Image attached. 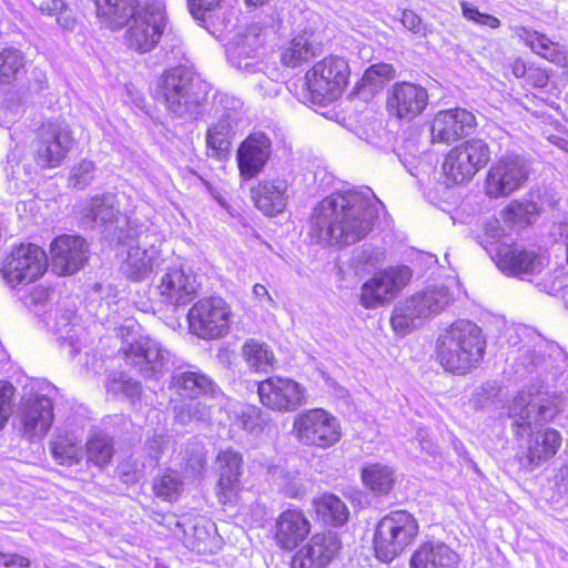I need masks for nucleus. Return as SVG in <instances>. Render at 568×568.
I'll return each instance as SVG.
<instances>
[{
	"label": "nucleus",
	"mask_w": 568,
	"mask_h": 568,
	"mask_svg": "<svg viewBox=\"0 0 568 568\" xmlns=\"http://www.w3.org/2000/svg\"><path fill=\"white\" fill-rule=\"evenodd\" d=\"M142 0H97L98 10L106 16L113 30L131 19V16L140 13L143 8Z\"/></svg>",
	"instance_id": "obj_35"
},
{
	"label": "nucleus",
	"mask_w": 568,
	"mask_h": 568,
	"mask_svg": "<svg viewBox=\"0 0 568 568\" xmlns=\"http://www.w3.org/2000/svg\"><path fill=\"white\" fill-rule=\"evenodd\" d=\"M54 419L52 399L43 394H34L21 404L20 420L23 433L29 437L44 436Z\"/></svg>",
	"instance_id": "obj_24"
},
{
	"label": "nucleus",
	"mask_w": 568,
	"mask_h": 568,
	"mask_svg": "<svg viewBox=\"0 0 568 568\" xmlns=\"http://www.w3.org/2000/svg\"><path fill=\"white\" fill-rule=\"evenodd\" d=\"M159 292L166 303L175 306L189 303L196 294L194 281L180 268L170 270L159 284Z\"/></svg>",
	"instance_id": "obj_31"
},
{
	"label": "nucleus",
	"mask_w": 568,
	"mask_h": 568,
	"mask_svg": "<svg viewBox=\"0 0 568 568\" xmlns=\"http://www.w3.org/2000/svg\"><path fill=\"white\" fill-rule=\"evenodd\" d=\"M114 455L113 442L104 435H93L85 443L87 463L99 468L108 466Z\"/></svg>",
	"instance_id": "obj_40"
},
{
	"label": "nucleus",
	"mask_w": 568,
	"mask_h": 568,
	"mask_svg": "<svg viewBox=\"0 0 568 568\" xmlns=\"http://www.w3.org/2000/svg\"><path fill=\"white\" fill-rule=\"evenodd\" d=\"M562 445V436L555 428L538 429L528 439L527 453L518 457L521 469L532 470L541 463L552 458Z\"/></svg>",
	"instance_id": "obj_25"
},
{
	"label": "nucleus",
	"mask_w": 568,
	"mask_h": 568,
	"mask_svg": "<svg viewBox=\"0 0 568 568\" xmlns=\"http://www.w3.org/2000/svg\"><path fill=\"white\" fill-rule=\"evenodd\" d=\"M189 333L204 341L225 337L232 327L231 305L219 296L199 298L186 314Z\"/></svg>",
	"instance_id": "obj_9"
},
{
	"label": "nucleus",
	"mask_w": 568,
	"mask_h": 568,
	"mask_svg": "<svg viewBox=\"0 0 568 568\" xmlns=\"http://www.w3.org/2000/svg\"><path fill=\"white\" fill-rule=\"evenodd\" d=\"M272 143L264 133H250L239 145L236 164L242 180L256 178L271 158Z\"/></svg>",
	"instance_id": "obj_21"
},
{
	"label": "nucleus",
	"mask_w": 568,
	"mask_h": 568,
	"mask_svg": "<svg viewBox=\"0 0 568 568\" xmlns=\"http://www.w3.org/2000/svg\"><path fill=\"white\" fill-rule=\"evenodd\" d=\"M211 381L196 372H184L174 375L171 381L173 388L181 398H197L211 389Z\"/></svg>",
	"instance_id": "obj_38"
},
{
	"label": "nucleus",
	"mask_w": 568,
	"mask_h": 568,
	"mask_svg": "<svg viewBox=\"0 0 568 568\" xmlns=\"http://www.w3.org/2000/svg\"><path fill=\"white\" fill-rule=\"evenodd\" d=\"M126 364L144 366L154 363L160 357V349L148 338H139L123 348Z\"/></svg>",
	"instance_id": "obj_39"
},
{
	"label": "nucleus",
	"mask_w": 568,
	"mask_h": 568,
	"mask_svg": "<svg viewBox=\"0 0 568 568\" xmlns=\"http://www.w3.org/2000/svg\"><path fill=\"white\" fill-rule=\"evenodd\" d=\"M359 475L364 488L374 497L390 495L397 483L396 470L388 464H365L361 468Z\"/></svg>",
	"instance_id": "obj_30"
},
{
	"label": "nucleus",
	"mask_w": 568,
	"mask_h": 568,
	"mask_svg": "<svg viewBox=\"0 0 568 568\" xmlns=\"http://www.w3.org/2000/svg\"><path fill=\"white\" fill-rule=\"evenodd\" d=\"M428 103L429 95L425 87L399 81L387 91L385 106L390 116L400 121H413L424 113Z\"/></svg>",
	"instance_id": "obj_18"
},
{
	"label": "nucleus",
	"mask_w": 568,
	"mask_h": 568,
	"mask_svg": "<svg viewBox=\"0 0 568 568\" xmlns=\"http://www.w3.org/2000/svg\"><path fill=\"white\" fill-rule=\"evenodd\" d=\"M36 291L39 292L41 300H47L49 297V290L47 287L39 286Z\"/></svg>",
	"instance_id": "obj_56"
},
{
	"label": "nucleus",
	"mask_w": 568,
	"mask_h": 568,
	"mask_svg": "<svg viewBox=\"0 0 568 568\" xmlns=\"http://www.w3.org/2000/svg\"><path fill=\"white\" fill-rule=\"evenodd\" d=\"M529 175V166L525 159L518 154H504L486 171L483 192L491 200L508 197L526 185Z\"/></svg>",
	"instance_id": "obj_11"
},
{
	"label": "nucleus",
	"mask_w": 568,
	"mask_h": 568,
	"mask_svg": "<svg viewBox=\"0 0 568 568\" xmlns=\"http://www.w3.org/2000/svg\"><path fill=\"white\" fill-rule=\"evenodd\" d=\"M26 68L23 53L14 48H4L0 51V85L13 83L18 74Z\"/></svg>",
	"instance_id": "obj_41"
},
{
	"label": "nucleus",
	"mask_w": 568,
	"mask_h": 568,
	"mask_svg": "<svg viewBox=\"0 0 568 568\" xmlns=\"http://www.w3.org/2000/svg\"><path fill=\"white\" fill-rule=\"evenodd\" d=\"M40 10L47 16H54L57 22L64 29H72L75 24V19L69 14L70 10L63 0L43 1Z\"/></svg>",
	"instance_id": "obj_42"
},
{
	"label": "nucleus",
	"mask_w": 568,
	"mask_h": 568,
	"mask_svg": "<svg viewBox=\"0 0 568 568\" xmlns=\"http://www.w3.org/2000/svg\"><path fill=\"white\" fill-rule=\"evenodd\" d=\"M493 150L483 138H470L454 145L444 155L442 176L447 186L469 183L490 162Z\"/></svg>",
	"instance_id": "obj_5"
},
{
	"label": "nucleus",
	"mask_w": 568,
	"mask_h": 568,
	"mask_svg": "<svg viewBox=\"0 0 568 568\" xmlns=\"http://www.w3.org/2000/svg\"><path fill=\"white\" fill-rule=\"evenodd\" d=\"M47 271L48 260L44 250L30 242L13 245L0 261V276L11 288L39 281Z\"/></svg>",
	"instance_id": "obj_8"
},
{
	"label": "nucleus",
	"mask_w": 568,
	"mask_h": 568,
	"mask_svg": "<svg viewBox=\"0 0 568 568\" xmlns=\"http://www.w3.org/2000/svg\"><path fill=\"white\" fill-rule=\"evenodd\" d=\"M268 0H244L246 7L257 8L266 4Z\"/></svg>",
	"instance_id": "obj_55"
},
{
	"label": "nucleus",
	"mask_w": 568,
	"mask_h": 568,
	"mask_svg": "<svg viewBox=\"0 0 568 568\" xmlns=\"http://www.w3.org/2000/svg\"><path fill=\"white\" fill-rule=\"evenodd\" d=\"M194 75L185 67L176 65L164 70L156 81L155 99L168 111L180 112L189 106L201 104L202 98L195 90Z\"/></svg>",
	"instance_id": "obj_12"
},
{
	"label": "nucleus",
	"mask_w": 568,
	"mask_h": 568,
	"mask_svg": "<svg viewBox=\"0 0 568 568\" xmlns=\"http://www.w3.org/2000/svg\"><path fill=\"white\" fill-rule=\"evenodd\" d=\"M75 144L77 139L69 124L47 120L33 131L31 156L41 170L57 169L67 161Z\"/></svg>",
	"instance_id": "obj_6"
},
{
	"label": "nucleus",
	"mask_w": 568,
	"mask_h": 568,
	"mask_svg": "<svg viewBox=\"0 0 568 568\" xmlns=\"http://www.w3.org/2000/svg\"><path fill=\"white\" fill-rule=\"evenodd\" d=\"M496 266L506 275L520 277L537 271L540 256L537 252L515 242L500 244L493 256Z\"/></svg>",
	"instance_id": "obj_23"
},
{
	"label": "nucleus",
	"mask_w": 568,
	"mask_h": 568,
	"mask_svg": "<svg viewBox=\"0 0 568 568\" xmlns=\"http://www.w3.org/2000/svg\"><path fill=\"white\" fill-rule=\"evenodd\" d=\"M312 521L300 507H288L282 510L272 527V539L282 551L297 549L312 532Z\"/></svg>",
	"instance_id": "obj_19"
},
{
	"label": "nucleus",
	"mask_w": 568,
	"mask_h": 568,
	"mask_svg": "<svg viewBox=\"0 0 568 568\" xmlns=\"http://www.w3.org/2000/svg\"><path fill=\"white\" fill-rule=\"evenodd\" d=\"M420 535V526L414 514L395 509L382 516L373 530L372 549L383 562H390L412 548Z\"/></svg>",
	"instance_id": "obj_4"
},
{
	"label": "nucleus",
	"mask_w": 568,
	"mask_h": 568,
	"mask_svg": "<svg viewBox=\"0 0 568 568\" xmlns=\"http://www.w3.org/2000/svg\"><path fill=\"white\" fill-rule=\"evenodd\" d=\"M311 505L315 520L325 527L338 528L349 519L347 505L333 493L326 491L314 497Z\"/></svg>",
	"instance_id": "obj_28"
},
{
	"label": "nucleus",
	"mask_w": 568,
	"mask_h": 568,
	"mask_svg": "<svg viewBox=\"0 0 568 568\" xmlns=\"http://www.w3.org/2000/svg\"><path fill=\"white\" fill-rule=\"evenodd\" d=\"M372 199L356 191L321 201L310 217V236L317 243L352 245L363 240L377 220Z\"/></svg>",
	"instance_id": "obj_1"
},
{
	"label": "nucleus",
	"mask_w": 568,
	"mask_h": 568,
	"mask_svg": "<svg viewBox=\"0 0 568 568\" xmlns=\"http://www.w3.org/2000/svg\"><path fill=\"white\" fill-rule=\"evenodd\" d=\"M529 67L530 65H528L525 60L521 58H516L510 64V70L515 78L526 80L529 72Z\"/></svg>",
	"instance_id": "obj_53"
},
{
	"label": "nucleus",
	"mask_w": 568,
	"mask_h": 568,
	"mask_svg": "<svg viewBox=\"0 0 568 568\" xmlns=\"http://www.w3.org/2000/svg\"><path fill=\"white\" fill-rule=\"evenodd\" d=\"M151 488L158 499L173 504L182 497L184 483L176 470L166 468L153 478Z\"/></svg>",
	"instance_id": "obj_37"
},
{
	"label": "nucleus",
	"mask_w": 568,
	"mask_h": 568,
	"mask_svg": "<svg viewBox=\"0 0 568 568\" xmlns=\"http://www.w3.org/2000/svg\"><path fill=\"white\" fill-rule=\"evenodd\" d=\"M262 290H264V286H263V285H255V286H254V292H255V293L262 292Z\"/></svg>",
	"instance_id": "obj_60"
},
{
	"label": "nucleus",
	"mask_w": 568,
	"mask_h": 568,
	"mask_svg": "<svg viewBox=\"0 0 568 568\" xmlns=\"http://www.w3.org/2000/svg\"><path fill=\"white\" fill-rule=\"evenodd\" d=\"M287 183L284 180L263 179L250 190L254 206L268 217L283 213L287 206Z\"/></svg>",
	"instance_id": "obj_26"
},
{
	"label": "nucleus",
	"mask_w": 568,
	"mask_h": 568,
	"mask_svg": "<svg viewBox=\"0 0 568 568\" xmlns=\"http://www.w3.org/2000/svg\"><path fill=\"white\" fill-rule=\"evenodd\" d=\"M342 540L332 531H318L295 549L291 568H327L339 555Z\"/></svg>",
	"instance_id": "obj_17"
},
{
	"label": "nucleus",
	"mask_w": 568,
	"mask_h": 568,
	"mask_svg": "<svg viewBox=\"0 0 568 568\" xmlns=\"http://www.w3.org/2000/svg\"><path fill=\"white\" fill-rule=\"evenodd\" d=\"M485 351L481 328L469 321H456L438 335L434 359L447 373L466 375L479 366Z\"/></svg>",
	"instance_id": "obj_2"
},
{
	"label": "nucleus",
	"mask_w": 568,
	"mask_h": 568,
	"mask_svg": "<svg viewBox=\"0 0 568 568\" xmlns=\"http://www.w3.org/2000/svg\"><path fill=\"white\" fill-rule=\"evenodd\" d=\"M50 452L55 463L65 467L79 464L82 457L80 440L70 433L57 434L50 443Z\"/></svg>",
	"instance_id": "obj_36"
},
{
	"label": "nucleus",
	"mask_w": 568,
	"mask_h": 568,
	"mask_svg": "<svg viewBox=\"0 0 568 568\" xmlns=\"http://www.w3.org/2000/svg\"><path fill=\"white\" fill-rule=\"evenodd\" d=\"M407 268L389 267L375 273L361 288L359 302L364 308H377L394 300L410 281Z\"/></svg>",
	"instance_id": "obj_16"
},
{
	"label": "nucleus",
	"mask_w": 568,
	"mask_h": 568,
	"mask_svg": "<svg viewBox=\"0 0 568 568\" xmlns=\"http://www.w3.org/2000/svg\"><path fill=\"white\" fill-rule=\"evenodd\" d=\"M197 464H199V466H200L201 468L205 467V465H206V458H205V456H204V455H200V456L197 457Z\"/></svg>",
	"instance_id": "obj_57"
},
{
	"label": "nucleus",
	"mask_w": 568,
	"mask_h": 568,
	"mask_svg": "<svg viewBox=\"0 0 568 568\" xmlns=\"http://www.w3.org/2000/svg\"><path fill=\"white\" fill-rule=\"evenodd\" d=\"M460 9L463 17L466 20L474 22L475 24L487 27L490 29H498L501 24L500 20L497 17L489 13L480 12L478 8L471 6L466 1H463L460 3Z\"/></svg>",
	"instance_id": "obj_44"
},
{
	"label": "nucleus",
	"mask_w": 568,
	"mask_h": 568,
	"mask_svg": "<svg viewBox=\"0 0 568 568\" xmlns=\"http://www.w3.org/2000/svg\"><path fill=\"white\" fill-rule=\"evenodd\" d=\"M399 21L405 29L418 37H426L428 33V28L422 18L410 9L402 10Z\"/></svg>",
	"instance_id": "obj_47"
},
{
	"label": "nucleus",
	"mask_w": 568,
	"mask_h": 568,
	"mask_svg": "<svg viewBox=\"0 0 568 568\" xmlns=\"http://www.w3.org/2000/svg\"><path fill=\"white\" fill-rule=\"evenodd\" d=\"M241 356L250 372L266 374L277 368V357L272 346L257 338H247L241 346Z\"/></svg>",
	"instance_id": "obj_32"
},
{
	"label": "nucleus",
	"mask_w": 568,
	"mask_h": 568,
	"mask_svg": "<svg viewBox=\"0 0 568 568\" xmlns=\"http://www.w3.org/2000/svg\"><path fill=\"white\" fill-rule=\"evenodd\" d=\"M520 38L525 45L540 58L561 68L567 65L565 48L550 40L545 33L523 28Z\"/></svg>",
	"instance_id": "obj_33"
},
{
	"label": "nucleus",
	"mask_w": 568,
	"mask_h": 568,
	"mask_svg": "<svg viewBox=\"0 0 568 568\" xmlns=\"http://www.w3.org/2000/svg\"><path fill=\"white\" fill-rule=\"evenodd\" d=\"M224 0H187V8L191 14L199 20H203L209 11L221 6Z\"/></svg>",
	"instance_id": "obj_49"
},
{
	"label": "nucleus",
	"mask_w": 568,
	"mask_h": 568,
	"mask_svg": "<svg viewBox=\"0 0 568 568\" xmlns=\"http://www.w3.org/2000/svg\"><path fill=\"white\" fill-rule=\"evenodd\" d=\"M124 385H125V390H130L132 394H135L138 396L141 395V385L139 382L129 379L124 383Z\"/></svg>",
	"instance_id": "obj_54"
},
{
	"label": "nucleus",
	"mask_w": 568,
	"mask_h": 568,
	"mask_svg": "<svg viewBox=\"0 0 568 568\" xmlns=\"http://www.w3.org/2000/svg\"><path fill=\"white\" fill-rule=\"evenodd\" d=\"M1 565L6 568H29L30 560L19 554H0Z\"/></svg>",
	"instance_id": "obj_52"
},
{
	"label": "nucleus",
	"mask_w": 568,
	"mask_h": 568,
	"mask_svg": "<svg viewBox=\"0 0 568 568\" xmlns=\"http://www.w3.org/2000/svg\"><path fill=\"white\" fill-rule=\"evenodd\" d=\"M526 82L534 88L541 89L547 87L549 82L548 70L538 64H530Z\"/></svg>",
	"instance_id": "obj_50"
},
{
	"label": "nucleus",
	"mask_w": 568,
	"mask_h": 568,
	"mask_svg": "<svg viewBox=\"0 0 568 568\" xmlns=\"http://www.w3.org/2000/svg\"><path fill=\"white\" fill-rule=\"evenodd\" d=\"M235 132L230 116H222L205 131L206 155L217 161L229 159Z\"/></svg>",
	"instance_id": "obj_29"
},
{
	"label": "nucleus",
	"mask_w": 568,
	"mask_h": 568,
	"mask_svg": "<svg viewBox=\"0 0 568 568\" xmlns=\"http://www.w3.org/2000/svg\"><path fill=\"white\" fill-rule=\"evenodd\" d=\"M527 209L524 203L519 201H511L501 211V217L505 223L515 224L519 219L524 217Z\"/></svg>",
	"instance_id": "obj_51"
},
{
	"label": "nucleus",
	"mask_w": 568,
	"mask_h": 568,
	"mask_svg": "<svg viewBox=\"0 0 568 568\" xmlns=\"http://www.w3.org/2000/svg\"><path fill=\"white\" fill-rule=\"evenodd\" d=\"M396 77V69L392 63L378 62L371 64L355 83L353 94L365 95L375 94L384 83Z\"/></svg>",
	"instance_id": "obj_34"
},
{
	"label": "nucleus",
	"mask_w": 568,
	"mask_h": 568,
	"mask_svg": "<svg viewBox=\"0 0 568 568\" xmlns=\"http://www.w3.org/2000/svg\"><path fill=\"white\" fill-rule=\"evenodd\" d=\"M510 416L520 415L525 420L524 422H514L513 430L516 437L523 436V429L530 426L529 413L527 412V404L523 398L514 399L511 406L509 407Z\"/></svg>",
	"instance_id": "obj_48"
},
{
	"label": "nucleus",
	"mask_w": 568,
	"mask_h": 568,
	"mask_svg": "<svg viewBox=\"0 0 568 568\" xmlns=\"http://www.w3.org/2000/svg\"><path fill=\"white\" fill-rule=\"evenodd\" d=\"M352 70L347 59L329 54L316 61L304 74L303 99L315 105H327L338 100L351 82Z\"/></svg>",
	"instance_id": "obj_3"
},
{
	"label": "nucleus",
	"mask_w": 568,
	"mask_h": 568,
	"mask_svg": "<svg viewBox=\"0 0 568 568\" xmlns=\"http://www.w3.org/2000/svg\"><path fill=\"white\" fill-rule=\"evenodd\" d=\"M90 245L78 234L57 235L49 245L52 272L58 276H70L81 271L90 260Z\"/></svg>",
	"instance_id": "obj_15"
},
{
	"label": "nucleus",
	"mask_w": 568,
	"mask_h": 568,
	"mask_svg": "<svg viewBox=\"0 0 568 568\" xmlns=\"http://www.w3.org/2000/svg\"><path fill=\"white\" fill-rule=\"evenodd\" d=\"M559 148L568 154V141H562L558 144Z\"/></svg>",
	"instance_id": "obj_58"
},
{
	"label": "nucleus",
	"mask_w": 568,
	"mask_h": 568,
	"mask_svg": "<svg viewBox=\"0 0 568 568\" xmlns=\"http://www.w3.org/2000/svg\"><path fill=\"white\" fill-rule=\"evenodd\" d=\"M216 462L219 463V478L215 496L222 505L234 503L242 490L243 456L233 448H226L217 454Z\"/></svg>",
	"instance_id": "obj_20"
},
{
	"label": "nucleus",
	"mask_w": 568,
	"mask_h": 568,
	"mask_svg": "<svg viewBox=\"0 0 568 568\" xmlns=\"http://www.w3.org/2000/svg\"><path fill=\"white\" fill-rule=\"evenodd\" d=\"M168 26L165 7L158 0L143 2L140 13L131 16L120 29H124L123 41L126 48L143 54L154 50Z\"/></svg>",
	"instance_id": "obj_7"
},
{
	"label": "nucleus",
	"mask_w": 568,
	"mask_h": 568,
	"mask_svg": "<svg viewBox=\"0 0 568 568\" xmlns=\"http://www.w3.org/2000/svg\"><path fill=\"white\" fill-rule=\"evenodd\" d=\"M94 169V163L92 161H81L80 163L72 168L69 175V183L73 187H84L89 183V181L92 180Z\"/></svg>",
	"instance_id": "obj_46"
},
{
	"label": "nucleus",
	"mask_w": 568,
	"mask_h": 568,
	"mask_svg": "<svg viewBox=\"0 0 568 568\" xmlns=\"http://www.w3.org/2000/svg\"><path fill=\"white\" fill-rule=\"evenodd\" d=\"M566 263L568 264V235L566 240Z\"/></svg>",
	"instance_id": "obj_61"
},
{
	"label": "nucleus",
	"mask_w": 568,
	"mask_h": 568,
	"mask_svg": "<svg viewBox=\"0 0 568 568\" xmlns=\"http://www.w3.org/2000/svg\"><path fill=\"white\" fill-rule=\"evenodd\" d=\"M257 396L267 410L291 413L306 404V388L291 377L273 375L257 383Z\"/></svg>",
	"instance_id": "obj_13"
},
{
	"label": "nucleus",
	"mask_w": 568,
	"mask_h": 568,
	"mask_svg": "<svg viewBox=\"0 0 568 568\" xmlns=\"http://www.w3.org/2000/svg\"><path fill=\"white\" fill-rule=\"evenodd\" d=\"M16 387L8 381H0V430H2L11 414L14 404Z\"/></svg>",
	"instance_id": "obj_43"
},
{
	"label": "nucleus",
	"mask_w": 568,
	"mask_h": 568,
	"mask_svg": "<svg viewBox=\"0 0 568 568\" xmlns=\"http://www.w3.org/2000/svg\"><path fill=\"white\" fill-rule=\"evenodd\" d=\"M292 435L303 446L328 449L341 440L342 428L332 413L315 407L294 417Z\"/></svg>",
	"instance_id": "obj_10"
},
{
	"label": "nucleus",
	"mask_w": 568,
	"mask_h": 568,
	"mask_svg": "<svg viewBox=\"0 0 568 568\" xmlns=\"http://www.w3.org/2000/svg\"><path fill=\"white\" fill-rule=\"evenodd\" d=\"M459 555L444 541H422L412 552L409 568H458Z\"/></svg>",
	"instance_id": "obj_27"
},
{
	"label": "nucleus",
	"mask_w": 568,
	"mask_h": 568,
	"mask_svg": "<svg viewBox=\"0 0 568 568\" xmlns=\"http://www.w3.org/2000/svg\"><path fill=\"white\" fill-rule=\"evenodd\" d=\"M262 290H264V286H263V285H255V286H254V292H255V293L262 292Z\"/></svg>",
	"instance_id": "obj_59"
},
{
	"label": "nucleus",
	"mask_w": 568,
	"mask_h": 568,
	"mask_svg": "<svg viewBox=\"0 0 568 568\" xmlns=\"http://www.w3.org/2000/svg\"><path fill=\"white\" fill-rule=\"evenodd\" d=\"M478 125L476 115L460 106L439 110L428 121L433 144L450 145L473 133Z\"/></svg>",
	"instance_id": "obj_14"
},
{
	"label": "nucleus",
	"mask_w": 568,
	"mask_h": 568,
	"mask_svg": "<svg viewBox=\"0 0 568 568\" xmlns=\"http://www.w3.org/2000/svg\"><path fill=\"white\" fill-rule=\"evenodd\" d=\"M322 47V42L315 38L314 30L304 28L281 43L278 59L284 68L297 69L315 59Z\"/></svg>",
	"instance_id": "obj_22"
},
{
	"label": "nucleus",
	"mask_w": 568,
	"mask_h": 568,
	"mask_svg": "<svg viewBox=\"0 0 568 568\" xmlns=\"http://www.w3.org/2000/svg\"><path fill=\"white\" fill-rule=\"evenodd\" d=\"M415 310L409 305L397 307L390 316V324L393 329L400 335L408 333L414 324Z\"/></svg>",
	"instance_id": "obj_45"
}]
</instances>
